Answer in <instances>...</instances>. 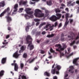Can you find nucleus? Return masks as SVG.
Returning a JSON list of instances; mask_svg holds the SVG:
<instances>
[{
    "mask_svg": "<svg viewBox=\"0 0 79 79\" xmlns=\"http://www.w3.org/2000/svg\"><path fill=\"white\" fill-rule=\"evenodd\" d=\"M6 58H3L2 59V64H4V63H5V62H6Z\"/></svg>",
    "mask_w": 79,
    "mask_h": 79,
    "instance_id": "a211bd4d",
    "label": "nucleus"
},
{
    "mask_svg": "<svg viewBox=\"0 0 79 79\" xmlns=\"http://www.w3.org/2000/svg\"><path fill=\"white\" fill-rule=\"evenodd\" d=\"M26 39L27 42L26 44H28V48H30V50H32L34 48V46L32 44V43L31 42H30L29 41V39H31L32 40L31 37L29 35H28Z\"/></svg>",
    "mask_w": 79,
    "mask_h": 79,
    "instance_id": "f03ea898",
    "label": "nucleus"
},
{
    "mask_svg": "<svg viewBox=\"0 0 79 79\" xmlns=\"http://www.w3.org/2000/svg\"><path fill=\"white\" fill-rule=\"evenodd\" d=\"M61 6H62V7H60V10H63V6H65V5H64V4H62L61 5ZM63 6V7H62Z\"/></svg>",
    "mask_w": 79,
    "mask_h": 79,
    "instance_id": "bb28decb",
    "label": "nucleus"
},
{
    "mask_svg": "<svg viewBox=\"0 0 79 79\" xmlns=\"http://www.w3.org/2000/svg\"><path fill=\"white\" fill-rule=\"evenodd\" d=\"M70 69L69 70V72L70 73H74V71H73V69H74L73 66H70Z\"/></svg>",
    "mask_w": 79,
    "mask_h": 79,
    "instance_id": "4468645a",
    "label": "nucleus"
},
{
    "mask_svg": "<svg viewBox=\"0 0 79 79\" xmlns=\"http://www.w3.org/2000/svg\"><path fill=\"white\" fill-rule=\"evenodd\" d=\"M34 21L35 22H37L38 21H40V19H34Z\"/></svg>",
    "mask_w": 79,
    "mask_h": 79,
    "instance_id": "473e14b6",
    "label": "nucleus"
},
{
    "mask_svg": "<svg viewBox=\"0 0 79 79\" xmlns=\"http://www.w3.org/2000/svg\"><path fill=\"white\" fill-rule=\"evenodd\" d=\"M68 50L69 52L70 51V48H68Z\"/></svg>",
    "mask_w": 79,
    "mask_h": 79,
    "instance_id": "338daca9",
    "label": "nucleus"
},
{
    "mask_svg": "<svg viewBox=\"0 0 79 79\" xmlns=\"http://www.w3.org/2000/svg\"><path fill=\"white\" fill-rule=\"evenodd\" d=\"M48 58H52V56H49V57H48Z\"/></svg>",
    "mask_w": 79,
    "mask_h": 79,
    "instance_id": "0e129e2a",
    "label": "nucleus"
},
{
    "mask_svg": "<svg viewBox=\"0 0 79 79\" xmlns=\"http://www.w3.org/2000/svg\"><path fill=\"white\" fill-rule=\"evenodd\" d=\"M39 24V22H37L36 24V26H38V25Z\"/></svg>",
    "mask_w": 79,
    "mask_h": 79,
    "instance_id": "6e6d98bb",
    "label": "nucleus"
},
{
    "mask_svg": "<svg viewBox=\"0 0 79 79\" xmlns=\"http://www.w3.org/2000/svg\"><path fill=\"white\" fill-rule=\"evenodd\" d=\"M79 41H77V42H76V44H79Z\"/></svg>",
    "mask_w": 79,
    "mask_h": 79,
    "instance_id": "69168bd1",
    "label": "nucleus"
},
{
    "mask_svg": "<svg viewBox=\"0 0 79 79\" xmlns=\"http://www.w3.org/2000/svg\"><path fill=\"white\" fill-rule=\"evenodd\" d=\"M79 57L76 58V59H74L73 61V63L75 64V65H76V66H78V65H79V64L76 62L77 60H79Z\"/></svg>",
    "mask_w": 79,
    "mask_h": 79,
    "instance_id": "9b49d317",
    "label": "nucleus"
},
{
    "mask_svg": "<svg viewBox=\"0 0 79 79\" xmlns=\"http://www.w3.org/2000/svg\"><path fill=\"white\" fill-rule=\"evenodd\" d=\"M38 69V68H37L36 67H35L34 68V70L35 71H36Z\"/></svg>",
    "mask_w": 79,
    "mask_h": 79,
    "instance_id": "bf43d9fd",
    "label": "nucleus"
},
{
    "mask_svg": "<svg viewBox=\"0 0 79 79\" xmlns=\"http://www.w3.org/2000/svg\"><path fill=\"white\" fill-rule=\"evenodd\" d=\"M19 56V54H18V51H17L13 54V56L15 58H17Z\"/></svg>",
    "mask_w": 79,
    "mask_h": 79,
    "instance_id": "1a4fd4ad",
    "label": "nucleus"
},
{
    "mask_svg": "<svg viewBox=\"0 0 79 79\" xmlns=\"http://www.w3.org/2000/svg\"><path fill=\"white\" fill-rule=\"evenodd\" d=\"M31 9L30 8H27L26 9L25 11L27 14H28V15H31V14H33L34 12L30 11H31Z\"/></svg>",
    "mask_w": 79,
    "mask_h": 79,
    "instance_id": "6e6552de",
    "label": "nucleus"
},
{
    "mask_svg": "<svg viewBox=\"0 0 79 79\" xmlns=\"http://www.w3.org/2000/svg\"><path fill=\"white\" fill-rule=\"evenodd\" d=\"M14 64V69L15 71H18V68H19L18 67V64H16V63H15Z\"/></svg>",
    "mask_w": 79,
    "mask_h": 79,
    "instance_id": "f8f14e48",
    "label": "nucleus"
},
{
    "mask_svg": "<svg viewBox=\"0 0 79 79\" xmlns=\"http://www.w3.org/2000/svg\"><path fill=\"white\" fill-rule=\"evenodd\" d=\"M73 47L74 49H76L77 48V46H73Z\"/></svg>",
    "mask_w": 79,
    "mask_h": 79,
    "instance_id": "864d4df0",
    "label": "nucleus"
},
{
    "mask_svg": "<svg viewBox=\"0 0 79 79\" xmlns=\"http://www.w3.org/2000/svg\"><path fill=\"white\" fill-rule=\"evenodd\" d=\"M27 3V1H22L19 2V5H26Z\"/></svg>",
    "mask_w": 79,
    "mask_h": 79,
    "instance_id": "ddd939ff",
    "label": "nucleus"
},
{
    "mask_svg": "<svg viewBox=\"0 0 79 79\" xmlns=\"http://www.w3.org/2000/svg\"><path fill=\"white\" fill-rule=\"evenodd\" d=\"M25 30L26 31H27L29 30V27L27 26L25 28Z\"/></svg>",
    "mask_w": 79,
    "mask_h": 79,
    "instance_id": "ea45409f",
    "label": "nucleus"
},
{
    "mask_svg": "<svg viewBox=\"0 0 79 79\" xmlns=\"http://www.w3.org/2000/svg\"><path fill=\"white\" fill-rule=\"evenodd\" d=\"M24 17H25V18L27 19H29V18H30V17L28 15H27V14L25 15Z\"/></svg>",
    "mask_w": 79,
    "mask_h": 79,
    "instance_id": "a878e982",
    "label": "nucleus"
},
{
    "mask_svg": "<svg viewBox=\"0 0 79 79\" xmlns=\"http://www.w3.org/2000/svg\"><path fill=\"white\" fill-rule=\"evenodd\" d=\"M20 66L21 67V68H23V67H24V64H23V63H21L20 64Z\"/></svg>",
    "mask_w": 79,
    "mask_h": 79,
    "instance_id": "e433bc0d",
    "label": "nucleus"
},
{
    "mask_svg": "<svg viewBox=\"0 0 79 79\" xmlns=\"http://www.w3.org/2000/svg\"><path fill=\"white\" fill-rule=\"evenodd\" d=\"M53 79H57V77L56 76L53 77Z\"/></svg>",
    "mask_w": 79,
    "mask_h": 79,
    "instance_id": "8fccbe9b",
    "label": "nucleus"
},
{
    "mask_svg": "<svg viewBox=\"0 0 79 79\" xmlns=\"http://www.w3.org/2000/svg\"><path fill=\"white\" fill-rule=\"evenodd\" d=\"M64 37V34H62L61 35V37Z\"/></svg>",
    "mask_w": 79,
    "mask_h": 79,
    "instance_id": "e2e57ef3",
    "label": "nucleus"
},
{
    "mask_svg": "<svg viewBox=\"0 0 79 79\" xmlns=\"http://www.w3.org/2000/svg\"><path fill=\"white\" fill-rule=\"evenodd\" d=\"M65 11H68V10H69L68 8H66L65 9Z\"/></svg>",
    "mask_w": 79,
    "mask_h": 79,
    "instance_id": "680f3d73",
    "label": "nucleus"
},
{
    "mask_svg": "<svg viewBox=\"0 0 79 79\" xmlns=\"http://www.w3.org/2000/svg\"><path fill=\"white\" fill-rule=\"evenodd\" d=\"M64 55V54L62 52L60 53V57L61 56H63Z\"/></svg>",
    "mask_w": 79,
    "mask_h": 79,
    "instance_id": "a19ab883",
    "label": "nucleus"
},
{
    "mask_svg": "<svg viewBox=\"0 0 79 79\" xmlns=\"http://www.w3.org/2000/svg\"><path fill=\"white\" fill-rule=\"evenodd\" d=\"M23 50L20 49V50L19 51V53H22V52H23Z\"/></svg>",
    "mask_w": 79,
    "mask_h": 79,
    "instance_id": "79ce46f5",
    "label": "nucleus"
},
{
    "mask_svg": "<svg viewBox=\"0 0 79 79\" xmlns=\"http://www.w3.org/2000/svg\"><path fill=\"white\" fill-rule=\"evenodd\" d=\"M9 11H10V8L9 7H8L6 9H5L4 11L5 13L6 12H8Z\"/></svg>",
    "mask_w": 79,
    "mask_h": 79,
    "instance_id": "4be33fe9",
    "label": "nucleus"
},
{
    "mask_svg": "<svg viewBox=\"0 0 79 79\" xmlns=\"http://www.w3.org/2000/svg\"><path fill=\"white\" fill-rule=\"evenodd\" d=\"M34 59H35V58L33 59H32L31 61H30L29 62V63H32L33 61H34Z\"/></svg>",
    "mask_w": 79,
    "mask_h": 79,
    "instance_id": "c03bdc74",
    "label": "nucleus"
},
{
    "mask_svg": "<svg viewBox=\"0 0 79 79\" xmlns=\"http://www.w3.org/2000/svg\"><path fill=\"white\" fill-rule=\"evenodd\" d=\"M7 20L8 22H10V21H11V17L7 16L6 17Z\"/></svg>",
    "mask_w": 79,
    "mask_h": 79,
    "instance_id": "6ab92c4d",
    "label": "nucleus"
},
{
    "mask_svg": "<svg viewBox=\"0 0 79 79\" xmlns=\"http://www.w3.org/2000/svg\"><path fill=\"white\" fill-rule=\"evenodd\" d=\"M40 10L38 9H36L35 10V16L37 18H42V17H46L49 14V12L48 10H46L45 15L44 13L40 12Z\"/></svg>",
    "mask_w": 79,
    "mask_h": 79,
    "instance_id": "f257e3e1",
    "label": "nucleus"
},
{
    "mask_svg": "<svg viewBox=\"0 0 79 79\" xmlns=\"http://www.w3.org/2000/svg\"><path fill=\"white\" fill-rule=\"evenodd\" d=\"M56 15L57 17L55 15H53L50 18V20L52 21H55L56 19H60L61 16V14H60L56 13Z\"/></svg>",
    "mask_w": 79,
    "mask_h": 79,
    "instance_id": "20e7f679",
    "label": "nucleus"
},
{
    "mask_svg": "<svg viewBox=\"0 0 79 79\" xmlns=\"http://www.w3.org/2000/svg\"><path fill=\"white\" fill-rule=\"evenodd\" d=\"M56 67H55L54 69H52L51 70V73L54 74L56 72V73L57 74H59V72L58 71L61 69V67L60 66L58 65V64H56L55 65Z\"/></svg>",
    "mask_w": 79,
    "mask_h": 79,
    "instance_id": "7ed1b4c3",
    "label": "nucleus"
},
{
    "mask_svg": "<svg viewBox=\"0 0 79 79\" xmlns=\"http://www.w3.org/2000/svg\"><path fill=\"white\" fill-rule=\"evenodd\" d=\"M62 26V24H61V23H60L59 26V27H61Z\"/></svg>",
    "mask_w": 79,
    "mask_h": 79,
    "instance_id": "603ef678",
    "label": "nucleus"
},
{
    "mask_svg": "<svg viewBox=\"0 0 79 79\" xmlns=\"http://www.w3.org/2000/svg\"><path fill=\"white\" fill-rule=\"evenodd\" d=\"M55 11H56V13H57V12H60V10L58 9H55Z\"/></svg>",
    "mask_w": 79,
    "mask_h": 79,
    "instance_id": "7c9ffc66",
    "label": "nucleus"
},
{
    "mask_svg": "<svg viewBox=\"0 0 79 79\" xmlns=\"http://www.w3.org/2000/svg\"><path fill=\"white\" fill-rule=\"evenodd\" d=\"M46 24V23L45 22H43V23H42L39 26V28H40L42 26H44V25H45Z\"/></svg>",
    "mask_w": 79,
    "mask_h": 79,
    "instance_id": "393cba45",
    "label": "nucleus"
},
{
    "mask_svg": "<svg viewBox=\"0 0 79 79\" xmlns=\"http://www.w3.org/2000/svg\"><path fill=\"white\" fill-rule=\"evenodd\" d=\"M63 48H61V45H60L59 44L56 45L55 47H58V49H56V51H58V52H59L60 50H64V49L66 48V45L64 44H63Z\"/></svg>",
    "mask_w": 79,
    "mask_h": 79,
    "instance_id": "39448f33",
    "label": "nucleus"
},
{
    "mask_svg": "<svg viewBox=\"0 0 79 79\" xmlns=\"http://www.w3.org/2000/svg\"><path fill=\"white\" fill-rule=\"evenodd\" d=\"M68 38H69L70 39H73V37L72 36H68Z\"/></svg>",
    "mask_w": 79,
    "mask_h": 79,
    "instance_id": "f704fd0d",
    "label": "nucleus"
},
{
    "mask_svg": "<svg viewBox=\"0 0 79 79\" xmlns=\"http://www.w3.org/2000/svg\"><path fill=\"white\" fill-rule=\"evenodd\" d=\"M76 3L77 4H78V5H79V0H77L76 1Z\"/></svg>",
    "mask_w": 79,
    "mask_h": 79,
    "instance_id": "49530a36",
    "label": "nucleus"
},
{
    "mask_svg": "<svg viewBox=\"0 0 79 79\" xmlns=\"http://www.w3.org/2000/svg\"><path fill=\"white\" fill-rule=\"evenodd\" d=\"M76 41L75 40H73L72 41V42L70 44V46H72L73 45H74V44H75Z\"/></svg>",
    "mask_w": 79,
    "mask_h": 79,
    "instance_id": "cd10ccee",
    "label": "nucleus"
},
{
    "mask_svg": "<svg viewBox=\"0 0 79 79\" xmlns=\"http://www.w3.org/2000/svg\"><path fill=\"white\" fill-rule=\"evenodd\" d=\"M54 36V34H52V35H49L47 36V37H53Z\"/></svg>",
    "mask_w": 79,
    "mask_h": 79,
    "instance_id": "5701e85b",
    "label": "nucleus"
},
{
    "mask_svg": "<svg viewBox=\"0 0 79 79\" xmlns=\"http://www.w3.org/2000/svg\"><path fill=\"white\" fill-rule=\"evenodd\" d=\"M58 24V23L57 22H56L55 23L54 27H56L57 25Z\"/></svg>",
    "mask_w": 79,
    "mask_h": 79,
    "instance_id": "a18cd8bd",
    "label": "nucleus"
},
{
    "mask_svg": "<svg viewBox=\"0 0 79 79\" xmlns=\"http://www.w3.org/2000/svg\"><path fill=\"white\" fill-rule=\"evenodd\" d=\"M77 12H79V7L78 8V9L77 10Z\"/></svg>",
    "mask_w": 79,
    "mask_h": 79,
    "instance_id": "774afa93",
    "label": "nucleus"
},
{
    "mask_svg": "<svg viewBox=\"0 0 79 79\" xmlns=\"http://www.w3.org/2000/svg\"><path fill=\"white\" fill-rule=\"evenodd\" d=\"M23 58H27V54L26 53H24L23 55Z\"/></svg>",
    "mask_w": 79,
    "mask_h": 79,
    "instance_id": "2f4dec72",
    "label": "nucleus"
},
{
    "mask_svg": "<svg viewBox=\"0 0 79 79\" xmlns=\"http://www.w3.org/2000/svg\"><path fill=\"white\" fill-rule=\"evenodd\" d=\"M69 14L68 13H66L65 14V17L66 18V21L65 23V24L64 25V27H66V26L69 23V21H68V18L69 17L71 18V17H72L73 16V15H71V16H69Z\"/></svg>",
    "mask_w": 79,
    "mask_h": 79,
    "instance_id": "423d86ee",
    "label": "nucleus"
},
{
    "mask_svg": "<svg viewBox=\"0 0 79 79\" xmlns=\"http://www.w3.org/2000/svg\"><path fill=\"white\" fill-rule=\"evenodd\" d=\"M41 53H44V51L43 50H41Z\"/></svg>",
    "mask_w": 79,
    "mask_h": 79,
    "instance_id": "4d7b16f0",
    "label": "nucleus"
},
{
    "mask_svg": "<svg viewBox=\"0 0 79 79\" xmlns=\"http://www.w3.org/2000/svg\"><path fill=\"white\" fill-rule=\"evenodd\" d=\"M70 3H71V1H69V2L68 3V4H67V6H68V5H69V4H70Z\"/></svg>",
    "mask_w": 79,
    "mask_h": 79,
    "instance_id": "13d9d810",
    "label": "nucleus"
},
{
    "mask_svg": "<svg viewBox=\"0 0 79 79\" xmlns=\"http://www.w3.org/2000/svg\"><path fill=\"white\" fill-rule=\"evenodd\" d=\"M45 34V31H44L42 32V34L44 35Z\"/></svg>",
    "mask_w": 79,
    "mask_h": 79,
    "instance_id": "052dcab7",
    "label": "nucleus"
},
{
    "mask_svg": "<svg viewBox=\"0 0 79 79\" xmlns=\"http://www.w3.org/2000/svg\"><path fill=\"white\" fill-rule=\"evenodd\" d=\"M5 12H4V11L0 15V17H2V16H3V15H4V14H5Z\"/></svg>",
    "mask_w": 79,
    "mask_h": 79,
    "instance_id": "c756f323",
    "label": "nucleus"
},
{
    "mask_svg": "<svg viewBox=\"0 0 79 79\" xmlns=\"http://www.w3.org/2000/svg\"><path fill=\"white\" fill-rule=\"evenodd\" d=\"M29 3H30V4H31V5H33V4H34V3H35V2H31V1H30Z\"/></svg>",
    "mask_w": 79,
    "mask_h": 79,
    "instance_id": "37998d69",
    "label": "nucleus"
},
{
    "mask_svg": "<svg viewBox=\"0 0 79 79\" xmlns=\"http://www.w3.org/2000/svg\"><path fill=\"white\" fill-rule=\"evenodd\" d=\"M66 73H65V75H64V79H69V78H66V77H67V76H68V74H66Z\"/></svg>",
    "mask_w": 79,
    "mask_h": 79,
    "instance_id": "c9c22d12",
    "label": "nucleus"
},
{
    "mask_svg": "<svg viewBox=\"0 0 79 79\" xmlns=\"http://www.w3.org/2000/svg\"><path fill=\"white\" fill-rule=\"evenodd\" d=\"M53 27H54V25L51 26L50 24H48L44 27V29H46V31H48L50 29V31H52L53 28Z\"/></svg>",
    "mask_w": 79,
    "mask_h": 79,
    "instance_id": "0eeeda50",
    "label": "nucleus"
},
{
    "mask_svg": "<svg viewBox=\"0 0 79 79\" xmlns=\"http://www.w3.org/2000/svg\"><path fill=\"white\" fill-rule=\"evenodd\" d=\"M5 2L4 1H2L1 2H0V8L1 7H3L5 6Z\"/></svg>",
    "mask_w": 79,
    "mask_h": 79,
    "instance_id": "2eb2a0df",
    "label": "nucleus"
},
{
    "mask_svg": "<svg viewBox=\"0 0 79 79\" xmlns=\"http://www.w3.org/2000/svg\"><path fill=\"white\" fill-rule=\"evenodd\" d=\"M72 55H73V53H72L71 54H70L69 56H67V58H69L70 56H72Z\"/></svg>",
    "mask_w": 79,
    "mask_h": 79,
    "instance_id": "58836bf2",
    "label": "nucleus"
},
{
    "mask_svg": "<svg viewBox=\"0 0 79 79\" xmlns=\"http://www.w3.org/2000/svg\"><path fill=\"white\" fill-rule=\"evenodd\" d=\"M26 48H25V47H24V46H22L20 48V49L23 50H24Z\"/></svg>",
    "mask_w": 79,
    "mask_h": 79,
    "instance_id": "c85d7f7f",
    "label": "nucleus"
},
{
    "mask_svg": "<svg viewBox=\"0 0 79 79\" xmlns=\"http://www.w3.org/2000/svg\"><path fill=\"white\" fill-rule=\"evenodd\" d=\"M61 40L62 41L64 40V38H63V37H61Z\"/></svg>",
    "mask_w": 79,
    "mask_h": 79,
    "instance_id": "5fc2aeb1",
    "label": "nucleus"
},
{
    "mask_svg": "<svg viewBox=\"0 0 79 79\" xmlns=\"http://www.w3.org/2000/svg\"><path fill=\"white\" fill-rule=\"evenodd\" d=\"M4 73V71L2 70L0 72V76H3V74Z\"/></svg>",
    "mask_w": 79,
    "mask_h": 79,
    "instance_id": "b1692460",
    "label": "nucleus"
},
{
    "mask_svg": "<svg viewBox=\"0 0 79 79\" xmlns=\"http://www.w3.org/2000/svg\"><path fill=\"white\" fill-rule=\"evenodd\" d=\"M69 20L70 23H71L73 21V19H70Z\"/></svg>",
    "mask_w": 79,
    "mask_h": 79,
    "instance_id": "de8ad7c7",
    "label": "nucleus"
},
{
    "mask_svg": "<svg viewBox=\"0 0 79 79\" xmlns=\"http://www.w3.org/2000/svg\"><path fill=\"white\" fill-rule=\"evenodd\" d=\"M18 4H16L14 5V10H18Z\"/></svg>",
    "mask_w": 79,
    "mask_h": 79,
    "instance_id": "f3484780",
    "label": "nucleus"
},
{
    "mask_svg": "<svg viewBox=\"0 0 79 79\" xmlns=\"http://www.w3.org/2000/svg\"><path fill=\"white\" fill-rule=\"evenodd\" d=\"M23 8H20L19 12H20V13H21V12H22L23 11Z\"/></svg>",
    "mask_w": 79,
    "mask_h": 79,
    "instance_id": "4c0bfd02",
    "label": "nucleus"
},
{
    "mask_svg": "<svg viewBox=\"0 0 79 79\" xmlns=\"http://www.w3.org/2000/svg\"><path fill=\"white\" fill-rule=\"evenodd\" d=\"M47 4L48 5L50 6L52 5V1L50 0L48 1V2H47Z\"/></svg>",
    "mask_w": 79,
    "mask_h": 79,
    "instance_id": "aec40b11",
    "label": "nucleus"
},
{
    "mask_svg": "<svg viewBox=\"0 0 79 79\" xmlns=\"http://www.w3.org/2000/svg\"><path fill=\"white\" fill-rule=\"evenodd\" d=\"M76 5V2H74L73 3V4H72L71 5V6H73V5Z\"/></svg>",
    "mask_w": 79,
    "mask_h": 79,
    "instance_id": "09e8293b",
    "label": "nucleus"
},
{
    "mask_svg": "<svg viewBox=\"0 0 79 79\" xmlns=\"http://www.w3.org/2000/svg\"><path fill=\"white\" fill-rule=\"evenodd\" d=\"M10 37V35H7L6 37V39H8Z\"/></svg>",
    "mask_w": 79,
    "mask_h": 79,
    "instance_id": "3c124183",
    "label": "nucleus"
},
{
    "mask_svg": "<svg viewBox=\"0 0 79 79\" xmlns=\"http://www.w3.org/2000/svg\"><path fill=\"white\" fill-rule=\"evenodd\" d=\"M29 79V77H26L25 76L23 75L22 76H21V75H20L19 76V78L18 79Z\"/></svg>",
    "mask_w": 79,
    "mask_h": 79,
    "instance_id": "9d476101",
    "label": "nucleus"
},
{
    "mask_svg": "<svg viewBox=\"0 0 79 79\" xmlns=\"http://www.w3.org/2000/svg\"><path fill=\"white\" fill-rule=\"evenodd\" d=\"M18 10H15L14 9L13 10V12H12V14H11V16H13V15L16 14L17 13V11Z\"/></svg>",
    "mask_w": 79,
    "mask_h": 79,
    "instance_id": "dca6fc26",
    "label": "nucleus"
},
{
    "mask_svg": "<svg viewBox=\"0 0 79 79\" xmlns=\"http://www.w3.org/2000/svg\"><path fill=\"white\" fill-rule=\"evenodd\" d=\"M44 76H50V74L47 72L44 73Z\"/></svg>",
    "mask_w": 79,
    "mask_h": 79,
    "instance_id": "412c9836",
    "label": "nucleus"
},
{
    "mask_svg": "<svg viewBox=\"0 0 79 79\" xmlns=\"http://www.w3.org/2000/svg\"><path fill=\"white\" fill-rule=\"evenodd\" d=\"M50 51L51 53H55V51L53 50V49L52 48L50 49Z\"/></svg>",
    "mask_w": 79,
    "mask_h": 79,
    "instance_id": "72a5a7b5",
    "label": "nucleus"
}]
</instances>
